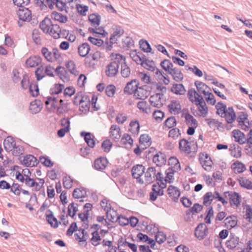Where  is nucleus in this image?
Returning <instances> with one entry per match:
<instances>
[{
  "instance_id": "obj_61",
  "label": "nucleus",
  "mask_w": 252,
  "mask_h": 252,
  "mask_svg": "<svg viewBox=\"0 0 252 252\" xmlns=\"http://www.w3.org/2000/svg\"><path fill=\"white\" fill-rule=\"evenodd\" d=\"M142 241L143 242H147L148 244L150 245L152 249H155L156 242L154 239L149 237L146 234H143Z\"/></svg>"
},
{
  "instance_id": "obj_4",
  "label": "nucleus",
  "mask_w": 252,
  "mask_h": 252,
  "mask_svg": "<svg viewBox=\"0 0 252 252\" xmlns=\"http://www.w3.org/2000/svg\"><path fill=\"white\" fill-rule=\"evenodd\" d=\"M179 149L181 151L190 154L191 152L195 153L197 150V144L194 141L189 142L185 138H183L179 141Z\"/></svg>"
},
{
  "instance_id": "obj_37",
  "label": "nucleus",
  "mask_w": 252,
  "mask_h": 252,
  "mask_svg": "<svg viewBox=\"0 0 252 252\" xmlns=\"http://www.w3.org/2000/svg\"><path fill=\"white\" fill-rule=\"evenodd\" d=\"M239 238L234 235L230 236V239L226 242L227 248L230 249H233L238 245Z\"/></svg>"
},
{
  "instance_id": "obj_59",
  "label": "nucleus",
  "mask_w": 252,
  "mask_h": 252,
  "mask_svg": "<svg viewBox=\"0 0 252 252\" xmlns=\"http://www.w3.org/2000/svg\"><path fill=\"white\" fill-rule=\"evenodd\" d=\"M151 144V137L148 134H143V146L145 147H143V150L150 147Z\"/></svg>"
},
{
  "instance_id": "obj_25",
  "label": "nucleus",
  "mask_w": 252,
  "mask_h": 252,
  "mask_svg": "<svg viewBox=\"0 0 252 252\" xmlns=\"http://www.w3.org/2000/svg\"><path fill=\"white\" fill-rule=\"evenodd\" d=\"M170 91L177 95H183L186 90L182 84H174L171 88Z\"/></svg>"
},
{
  "instance_id": "obj_34",
  "label": "nucleus",
  "mask_w": 252,
  "mask_h": 252,
  "mask_svg": "<svg viewBox=\"0 0 252 252\" xmlns=\"http://www.w3.org/2000/svg\"><path fill=\"white\" fill-rule=\"evenodd\" d=\"M88 18L92 26L95 27L99 25L101 16L99 14L96 13L91 14L89 16Z\"/></svg>"
},
{
  "instance_id": "obj_58",
  "label": "nucleus",
  "mask_w": 252,
  "mask_h": 252,
  "mask_svg": "<svg viewBox=\"0 0 252 252\" xmlns=\"http://www.w3.org/2000/svg\"><path fill=\"white\" fill-rule=\"evenodd\" d=\"M156 75H159L161 76L160 79H163V83L165 85H168L170 83V79L168 75L164 73L162 71L159 69H157L156 71L155 72Z\"/></svg>"
},
{
  "instance_id": "obj_46",
  "label": "nucleus",
  "mask_w": 252,
  "mask_h": 252,
  "mask_svg": "<svg viewBox=\"0 0 252 252\" xmlns=\"http://www.w3.org/2000/svg\"><path fill=\"white\" fill-rule=\"evenodd\" d=\"M29 91L33 97H36L38 95L39 88L36 82L31 83Z\"/></svg>"
},
{
  "instance_id": "obj_13",
  "label": "nucleus",
  "mask_w": 252,
  "mask_h": 252,
  "mask_svg": "<svg viewBox=\"0 0 252 252\" xmlns=\"http://www.w3.org/2000/svg\"><path fill=\"white\" fill-rule=\"evenodd\" d=\"M38 161L35 157L31 155L24 157L22 163L27 167H33L38 163Z\"/></svg>"
},
{
  "instance_id": "obj_31",
  "label": "nucleus",
  "mask_w": 252,
  "mask_h": 252,
  "mask_svg": "<svg viewBox=\"0 0 252 252\" xmlns=\"http://www.w3.org/2000/svg\"><path fill=\"white\" fill-rule=\"evenodd\" d=\"M143 226H145L143 231H146L149 235H153L158 231V228L153 224H148V222L143 220Z\"/></svg>"
},
{
  "instance_id": "obj_64",
  "label": "nucleus",
  "mask_w": 252,
  "mask_h": 252,
  "mask_svg": "<svg viewBox=\"0 0 252 252\" xmlns=\"http://www.w3.org/2000/svg\"><path fill=\"white\" fill-rule=\"evenodd\" d=\"M66 67L68 69L69 72L74 75L76 76L78 74V72L75 68V65L73 62L70 61L66 65Z\"/></svg>"
},
{
  "instance_id": "obj_42",
  "label": "nucleus",
  "mask_w": 252,
  "mask_h": 252,
  "mask_svg": "<svg viewBox=\"0 0 252 252\" xmlns=\"http://www.w3.org/2000/svg\"><path fill=\"white\" fill-rule=\"evenodd\" d=\"M41 109V107H40L39 101L35 100L31 103L30 110L32 113L36 114L39 112Z\"/></svg>"
},
{
  "instance_id": "obj_50",
  "label": "nucleus",
  "mask_w": 252,
  "mask_h": 252,
  "mask_svg": "<svg viewBox=\"0 0 252 252\" xmlns=\"http://www.w3.org/2000/svg\"><path fill=\"white\" fill-rule=\"evenodd\" d=\"M76 205L75 206V203H72L68 207V215L72 218H74L78 211V205L76 204Z\"/></svg>"
},
{
  "instance_id": "obj_63",
  "label": "nucleus",
  "mask_w": 252,
  "mask_h": 252,
  "mask_svg": "<svg viewBox=\"0 0 252 252\" xmlns=\"http://www.w3.org/2000/svg\"><path fill=\"white\" fill-rule=\"evenodd\" d=\"M116 91V87L113 85H109L105 88V93L108 97L114 96Z\"/></svg>"
},
{
  "instance_id": "obj_6",
  "label": "nucleus",
  "mask_w": 252,
  "mask_h": 252,
  "mask_svg": "<svg viewBox=\"0 0 252 252\" xmlns=\"http://www.w3.org/2000/svg\"><path fill=\"white\" fill-rule=\"evenodd\" d=\"M227 194H228L229 202L231 206L238 207L240 204L241 196L236 192L225 191L223 194L225 198H227Z\"/></svg>"
},
{
  "instance_id": "obj_15",
  "label": "nucleus",
  "mask_w": 252,
  "mask_h": 252,
  "mask_svg": "<svg viewBox=\"0 0 252 252\" xmlns=\"http://www.w3.org/2000/svg\"><path fill=\"white\" fill-rule=\"evenodd\" d=\"M110 136L115 141H118L121 137V129L116 125H112L110 128Z\"/></svg>"
},
{
  "instance_id": "obj_32",
  "label": "nucleus",
  "mask_w": 252,
  "mask_h": 252,
  "mask_svg": "<svg viewBox=\"0 0 252 252\" xmlns=\"http://www.w3.org/2000/svg\"><path fill=\"white\" fill-rule=\"evenodd\" d=\"M124 31L121 27L117 28L113 32L110 38V41L111 43H116L118 38L123 34Z\"/></svg>"
},
{
  "instance_id": "obj_51",
  "label": "nucleus",
  "mask_w": 252,
  "mask_h": 252,
  "mask_svg": "<svg viewBox=\"0 0 252 252\" xmlns=\"http://www.w3.org/2000/svg\"><path fill=\"white\" fill-rule=\"evenodd\" d=\"M159 186L157 184L152 186V191L150 193V200L152 201H155L158 198V192Z\"/></svg>"
},
{
  "instance_id": "obj_45",
  "label": "nucleus",
  "mask_w": 252,
  "mask_h": 252,
  "mask_svg": "<svg viewBox=\"0 0 252 252\" xmlns=\"http://www.w3.org/2000/svg\"><path fill=\"white\" fill-rule=\"evenodd\" d=\"M64 88L63 85L56 84L50 89V93L51 94H59L62 92Z\"/></svg>"
},
{
  "instance_id": "obj_3",
  "label": "nucleus",
  "mask_w": 252,
  "mask_h": 252,
  "mask_svg": "<svg viewBox=\"0 0 252 252\" xmlns=\"http://www.w3.org/2000/svg\"><path fill=\"white\" fill-rule=\"evenodd\" d=\"M111 57L112 61L106 66L105 69V73L109 77H114L117 74L121 63L124 62L123 56L119 54L112 55Z\"/></svg>"
},
{
  "instance_id": "obj_26",
  "label": "nucleus",
  "mask_w": 252,
  "mask_h": 252,
  "mask_svg": "<svg viewBox=\"0 0 252 252\" xmlns=\"http://www.w3.org/2000/svg\"><path fill=\"white\" fill-rule=\"evenodd\" d=\"M61 33V29L60 26L57 24L52 23L49 32H48V33L53 36L55 39H58L60 37Z\"/></svg>"
},
{
  "instance_id": "obj_8",
  "label": "nucleus",
  "mask_w": 252,
  "mask_h": 252,
  "mask_svg": "<svg viewBox=\"0 0 252 252\" xmlns=\"http://www.w3.org/2000/svg\"><path fill=\"white\" fill-rule=\"evenodd\" d=\"M4 148L7 152H10L13 149H17L16 142L13 138L10 136L7 137L3 141Z\"/></svg>"
},
{
  "instance_id": "obj_33",
  "label": "nucleus",
  "mask_w": 252,
  "mask_h": 252,
  "mask_svg": "<svg viewBox=\"0 0 252 252\" xmlns=\"http://www.w3.org/2000/svg\"><path fill=\"white\" fill-rule=\"evenodd\" d=\"M224 222L225 225H229V229L233 228L237 225L238 220L237 217L234 215H230L224 220Z\"/></svg>"
},
{
  "instance_id": "obj_29",
  "label": "nucleus",
  "mask_w": 252,
  "mask_h": 252,
  "mask_svg": "<svg viewBox=\"0 0 252 252\" xmlns=\"http://www.w3.org/2000/svg\"><path fill=\"white\" fill-rule=\"evenodd\" d=\"M52 22L49 18H45L40 24V28L46 33L49 32V30L52 26Z\"/></svg>"
},
{
  "instance_id": "obj_43",
  "label": "nucleus",
  "mask_w": 252,
  "mask_h": 252,
  "mask_svg": "<svg viewBox=\"0 0 252 252\" xmlns=\"http://www.w3.org/2000/svg\"><path fill=\"white\" fill-rule=\"evenodd\" d=\"M240 185L241 187L246 188L248 189H252V182L250 181L249 179L241 178L238 180Z\"/></svg>"
},
{
  "instance_id": "obj_38",
  "label": "nucleus",
  "mask_w": 252,
  "mask_h": 252,
  "mask_svg": "<svg viewBox=\"0 0 252 252\" xmlns=\"http://www.w3.org/2000/svg\"><path fill=\"white\" fill-rule=\"evenodd\" d=\"M55 72L56 73L57 75L59 76L60 79L63 81H65V80H67L68 78L66 76L67 72L65 70L64 67L61 66H58L55 69Z\"/></svg>"
},
{
  "instance_id": "obj_10",
  "label": "nucleus",
  "mask_w": 252,
  "mask_h": 252,
  "mask_svg": "<svg viewBox=\"0 0 252 252\" xmlns=\"http://www.w3.org/2000/svg\"><path fill=\"white\" fill-rule=\"evenodd\" d=\"M168 108L170 113L174 114H179L181 112L182 107L180 103L177 100H171L168 105Z\"/></svg>"
},
{
  "instance_id": "obj_20",
  "label": "nucleus",
  "mask_w": 252,
  "mask_h": 252,
  "mask_svg": "<svg viewBox=\"0 0 252 252\" xmlns=\"http://www.w3.org/2000/svg\"><path fill=\"white\" fill-rule=\"evenodd\" d=\"M194 85L196 87L198 94L200 93L206 95L210 91V88L206 84L202 82L196 81L194 82Z\"/></svg>"
},
{
  "instance_id": "obj_36",
  "label": "nucleus",
  "mask_w": 252,
  "mask_h": 252,
  "mask_svg": "<svg viewBox=\"0 0 252 252\" xmlns=\"http://www.w3.org/2000/svg\"><path fill=\"white\" fill-rule=\"evenodd\" d=\"M46 106L50 109H55L58 106V99L56 97L49 96L45 102Z\"/></svg>"
},
{
  "instance_id": "obj_28",
  "label": "nucleus",
  "mask_w": 252,
  "mask_h": 252,
  "mask_svg": "<svg viewBox=\"0 0 252 252\" xmlns=\"http://www.w3.org/2000/svg\"><path fill=\"white\" fill-rule=\"evenodd\" d=\"M129 55L134 62L142 65V53L137 50H133L130 51Z\"/></svg>"
},
{
  "instance_id": "obj_48",
  "label": "nucleus",
  "mask_w": 252,
  "mask_h": 252,
  "mask_svg": "<svg viewBox=\"0 0 252 252\" xmlns=\"http://www.w3.org/2000/svg\"><path fill=\"white\" fill-rule=\"evenodd\" d=\"M130 128L129 130L134 134H137L139 132L140 126L137 121H131L129 124Z\"/></svg>"
},
{
  "instance_id": "obj_41",
  "label": "nucleus",
  "mask_w": 252,
  "mask_h": 252,
  "mask_svg": "<svg viewBox=\"0 0 252 252\" xmlns=\"http://www.w3.org/2000/svg\"><path fill=\"white\" fill-rule=\"evenodd\" d=\"M134 45L133 39L128 36H126L122 39V45L124 48L128 50Z\"/></svg>"
},
{
  "instance_id": "obj_47",
  "label": "nucleus",
  "mask_w": 252,
  "mask_h": 252,
  "mask_svg": "<svg viewBox=\"0 0 252 252\" xmlns=\"http://www.w3.org/2000/svg\"><path fill=\"white\" fill-rule=\"evenodd\" d=\"M51 213L50 214L47 215L46 219L48 223L51 224L54 228H57L58 226V223L57 220L56 218L53 216L52 212L49 210Z\"/></svg>"
},
{
  "instance_id": "obj_24",
  "label": "nucleus",
  "mask_w": 252,
  "mask_h": 252,
  "mask_svg": "<svg viewBox=\"0 0 252 252\" xmlns=\"http://www.w3.org/2000/svg\"><path fill=\"white\" fill-rule=\"evenodd\" d=\"M42 61L40 57L33 56L31 57L26 62V64L28 67H34L38 66Z\"/></svg>"
},
{
  "instance_id": "obj_54",
  "label": "nucleus",
  "mask_w": 252,
  "mask_h": 252,
  "mask_svg": "<svg viewBox=\"0 0 252 252\" xmlns=\"http://www.w3.org/2000/svg\"><path fill=\"white\" fill-rule=\"evenodd\" d=\"M155 239L158 244H161L166 240V236L163 232L158 231L155 235Z\"/></svg>"
},
{
  "instance_id": "obj_55",
  "label": "nucleus",
  "mask_w": 252,
  "mask_h": 252,
  "mask_svg": "<svg viewBox=\"0 0 252 252\" xmlns=\"http://www.w3.org/2000/svg\"><path fill=\"white\" fill-rule=\"evenodd\" d=\"M29 77L28 74H25L23 76V78L21 81V84L22 88L24 90H27L28 88L30 89V85Z\"/></svg>"
},
{
  "instance_id": "obj_23",
  "label": "nucleus",
  "mask_w": 252,
  "mask_h": 252,
  "mask_svg": "<svg viewBox=\"0 0 252 252\" xmlns=\"http://www.w3.org/2000/svg\"><path fill=\"white\" fill-rule=\"evenodd\" d=\"M143 67L152 72L156 71L158 69L156 68L155 62L152 60H148L144 55H143Z\"/></svg>"
},
{
  "instance_id": "obj_5",
  "label": "nucleus",
  "mask_w": 252,
  "mask_h": 252,
  "mask_svg": "<svg viewBox=\"0 0 252 252\" xmlns=\"http://www.w3.org/2000/svg\"><path fill=\"white\" fill-rule=\"evenodd\" d=\"M208 232V229L206 224L200 223L195 228L194 235L198 240H201L205 237Z\"/></svg>"
},
{
  "instance_id": "obj_52",
  "label": "nucleus",
  "mask_w": 252,
  "mask_h": 252,
  "mask_svg": "<svg viewBox=\"0 0 252 252\" xmlns=\"http://www.w3.org/2000/svg\"><path fill=\"white\" fill-rule=\"evenodd\" d=\"M32 38L36 44H40L41 39L40 37V32L38 29H34L32 31Z\"/></svg>"
},
{
  "instance_id": "obj_35",
  "label": "nucleus",
  "mask_w": 252,
  "mask_h": 252,
  "mask_svg": "<svg viewBox=\"0 0 252 252\" xmlns=\"http://www.w3.org/2000/svg\"><path fill=\"white\" fill-rule=\"evenodd\" d=\"M51 17L55 21H59L62 23H65L67 21V17L61 13L54 11L52 13Z\"/></svg>"
},
{
  "instance_id": "obj_21",
  "label": "nucleus",
  "mask_w": 252,
  "mask_h": 252,
  "mask_svg": "<svg viewBox=\"0 0 252 252\" xmlns=\"http://www.w3.org/2000/svg\"><path fill=\"white\" fill-rule=\"evenodd\" d=\"M169 74L171 75L172 78L177 82L182 81L184 78V74L181 69L178 67H174L171 70V72H169Z\"/></svg>"
},
{
  "instance_id": "obj_1",
  "label": "nucleus",
  "mask_w": 252,
  "mask_h": 252,
  "mask_svg": "<svg viewBox=\"0 0 252 252\" xmlns=\"http://www.w3.org/2000/svg\"><path fill=\"white\" fill-rule=\"evenodd\" d=\"M188 97L190 101L194 103L197 106L199 113H197V115L203 118L206 117L208 113V109L203 97L193 88L189 90Z\"/></svg>"
},
{
  "instance_id": "obj_9",
  "label": "nucleus",
  "mask_w": 252,
  "mask_h": 252,
  "mask_svg": "<svg viewBox=\"0 0 252 252\" xmlns=\"http://www.w3.org/2000/svg\"><path fill=\"white\" fill-rule=\"evenodd\" d=\"M233 137L235 141L239 144L242 145L247 142V139L245 134L241 132L239 129H234L232 131Z\"/></svg>"
},
{
  "instance_id": "obj_18",
  "label": "nucleus",
  "mask_w": 252,
  "mask_h": 252,
  "mask_svg": "<svg viewBox=\"0 0 252 252\" xmlns=\"http://www.w3.org/2000/svg\"><path fill=\"white\" fill-rule=\"evenodd\" d=\"M81 135L84 137L85 142L90 148H94L95 146L94 136L90 132H82Z\"/></svg>"
},
{
  "instance_id": "obj_12",
  "label": "nucleus",
  "mask_w": 252,
  "mask_h": 252,
  "mask_svg": "<svg viewBox=\"0 0 252 252\" xmlns=\"http://www.w3.org/2000/svg\"><path fill=\"white\" fill-rule=\"evenodd\" d=\"M19 18L22 21H30L32 18V14L28 8H24L19 9L18 12Z\"/></svg>"
},
{
  "instance_id": "obj_14",
  "label": "nucleus",
  "mask_w": 252,
  "mask_h": 252,
  "mask_svg": "<svg viewBox=\"0 0 252 252\" xmlns=\"http://www.w3.org/2000/svg\"><path fill=\"white\" fill-rule=\"evenodd\" d=\"M108 163V161L105 158L100 157L94 161V166L97 170L104 169Z\"/></svg>"
},
{
  "instance_id": "obj_27",
  "label": "nucleus",
  "mask_w": 252,
  "mask_h": 252,
  "mask_svg": "<svg viewBox=\"0 0 252 252\" xmlns=\"http://www.w3.org/2000/svg\"><path fill=\"white\" fill-rule=\"evenodd\" d=\"M123 60L124 62L121 63V74L124 78H127L130 74V69L126 64V58L123 56Z\"/></svg>"
},
{
  "instance_id": "obj_44",
  "label": "nucleus",
  "mask_w": 252,
  "mask_h": 252,
  "mask_svg": "<svg viewBox=\"0 0 252 252\" xmlns=\"http://www.w3.org/2000/svg\"><path fill=\"white\" fill-rule=\"evenodd\" d=\"M41 52L47 61L53 62V51H50L46 47H43L41 49Z\"/></svg>"
},
{
  "instance_id": "obj_57",
  "label": "nucleus",
  "mask_w": 252,
  "mask_h": 252,
  "mask_svg": "<svg viewBox=\"0 0 252 252\" xmlns=\"http://www.w3.org/2000/svg\"><path fill=\"white\" fill-rule=\"evenodd\" d=\"M177 123L175 118L173 116L168 118L164 122V125L166 127L168 128L174 126Z\"/></svg>"
},
{
  "instance_id": "obj_49",
  "label": "nucleus",
  "mask_w": 252,
  "mask_h": 252,
  "mask_svg": "<svg viewBox=\"0 0 252 252\" xmlns=\"http://www.w3.org/2000/svg\"><path fill=\"white\" fill-rule=\"evenodd\" d=\"M92 237L91 239L92 244L94 246H96L99 244V241H101V238L99 235L98 231L95 230L92 233Z\"/></svg>"
},
{
  "instance_id": "obj_53",
  "label": "nucleus",
  "mask_w": 252,
  "mask_h": 252,
  "mask_svg": "<svg viewBox=\"0 0 252 252\" xmlns=\"http://www.w3.org/2000/svg\"><path fill=\"white\" fill-rule=\"evenodd\" d=\"M212 196L213 193L212 192H207L204 194L203 203L205 206H208L212 203L213 200Z\"/></svg>"
},
{
  "instance_id": "obj_30",
  "label": "nucleus",
  "mask_w": 252,
  "mask_h": 252,
  "mask_svg": "<svg viewBox=\"0 0 252 252\" xmlns=\"http://www.w3.org/2000/svg\"><path fill=\"white\" fill-rule=\"evenodd\" d=\"M90 50V46L87 43H84L78 47V54L83 57H86L89 54Z\"/></svg>"
},
{
  "instance_id": "obj_16",
  "label": "nucleus",
  "mask_w": 252,
  "mask_h": 252,
  "mask_svg": "<svg viewBox=\"0 0 252 252\" xmlns=\"http://www.w3.org/2000/svg\"><path fill=\"white\" fill-rule=\"evenodd\" d=\"M156 168L155 167H149L145 173V181L147 184H149L155 180Z\"/></svg>"
},
{
  "instance_id": "obj_22",
  "label": "nucleus",
  "mask_w": 252,
  "mask_h": 252,
  "mask_svg": "<svg viewBox=\"0 0 252 252\" xmlns=\"http://www.w3.org/2000/svg\"><path fill=\"white\" fill-rule=\"evenodd\" d=\"M142 164H137L133 166L131 169L132 176L134 179H136L137 182L141 181V176H142Z\"/></svg>"
},
{
  "instance_id": "obj_17",
  "label": "nucleus",
  "mask_w": 252,
  "mask_h": 252,
  "mask_svg": "<svg viewBox=\"0 0 252 252\" xmlns=\"http://www.w3.org/2000/svg\"><path fill=\"white\" fill-rule=\"evenodd\" d=\"M139 83L136 80H132L127 83L124 88V92L125 94H131L134 91L135 88H137Z\"/></svg>"
},
{
  "instance_id": "obj_62",
  "label": "nucleus",
  "mask_w": 252,
  "mask_h": 252,
  "mask_svg": "<svg viewBox=\"0 0 252 252\" xmlns=\"http://www.w3.org/2000/svg\"><path fill=\"white\" fill-rule=\"evenodd\" d=\"M78 12L82 16L86 15V12L88 11V6L80 4H77L76 5Z\"/></svg>"
},
{
  "instance_id": "obj_40",
  "label": "nucleus",
  "mask_w": 252,
  "mask_h": 252,
  "mask_svg": "<svg viewBox=\"0 0 252 252\" xmlns=\"http://www.w3.org/2000/svg\"><path fill=\"white\" fill-rule=\"evenodd\" d=\"M186 123L187 125H190L192 126H194L196 127L198 126V123L195 119L189 113H187L185 114L184 117Z\"/></svg>"
},
{
  "instance_id": "obj_60",
  "label": "nucleus",
  "mask_w": 252,
  "mask_h": 252,
  "mask_svg": "<svg viewBox=\"0 0 252 252\" xmlns=\"http://www.w3.org/2000/svg\"><path fill=\"white\" fill-rule=\"evenodd\" d=\"M154 118L158 123L161 122L164 117V113L161 110H154L153 113Z\"/></svg>"
},
{
  "instance_id": "obj_2",
  "label": "nucleus",
  "mask_w": 252,
  "mask_h": 252,
  "mask_svg": "<svg viewBox=\"0 0 252 252\" xmlns=\"http://www.w3.org/2000/svg\"><path fill=\"white\" fill-rule=\"evenodd\" d=\"M216 114L224 118L228 124H232L236 119L235 112L232 107L227 108L226 105L222 102H219L215 106Z\"/></svg>"
},
{
  "instance_id": "obj_7",
  "label": "nucleus",
  "mask_w": 252,
  "mask_h": 252,
  "mask_svg": "<svg viewBox=\"0 0 252 252\" xmlns=\"http://www.w3.org/2000/svg\"><path fill=\"white\" fill-rule=\"evenodd\" d=\"M153 161L158 166H161L166 162V157L165 154L159 152L153 157Z\"/></svg>"
},
{
  "instance_id": "obj_39",
  "label": "nucleus",
  "mask_w": 252,
  "mask_h": 252,
  "mask_svg": "<svg viewBox=\"0 0 252 252\" xmlns=\"http://www.w3.org/2000/svg\"><path fill=\"white\" fill-rule=\"evenodd\" d=\"M72 195L75 198H83L87 196V192L84 188H77L74 190Z\"/></svg>"
},
{
  "instance_id": "obj_56",
  "label": "nucleus",
  "mask_w": 252,
  "mask_h": 252,
  "mask_svg": "<svg viewBox=\"0 0 252 252\" xmlns=\"http://www.w3.org/2000/svg\"><path fill=\"white\" fill-rule=\"evenodd\" d=\"M121 143L122 144L131 146L133 144V140L129 134L125 133L121 138Z\"/></svg>"
},
{
  "instance_id": "obj_11",
  "label": "nucleus",
  "mask_w": 252,
  "mask_h": 252,
  "mask_svg": "<svg viewBox=\"0 0 252 252\" xmlns=\"http://www.w3.org/2000/svg\"><path fill=\"white\" fill-rule=\"evenodd\" d=\"M168 194L170 197H172V200L177 202L180 196V190L175 186L170 185L168 187Z\"/></svg>"
},
{
  "instance_id": "obj_19",
  "label": "nucleus",
  "mask_w": 252,
  "mask_h": 252,
  "mask_svg": "<svg viewBox=\"0 0 252 252\" xmlns=\"http://www.w3.org/2000/svg\"><path fill=\"white\" fill-rule=\"evenodd\" d=\"M231 168L236 174L243 173L246 170L245 165L238 160L233 163L231 166Z\"/></svg>"
}]
</instances>
